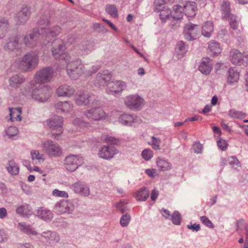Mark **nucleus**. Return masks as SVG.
I'll use <instances>...</instances> for the list:
<instances>
[{
  "instance_id": "obj_53",
  "label": "nucleus",
  "mask_w": 248,
  "mask_h": 248,
  "mask_svg": "<svg viewBox=\"0 0 248 248\" xmlns=\"http://www.w3.org/2000/svg\"><path fill=\"white\" fill-rule=\"evenodd\" d=\"M5 132L7 136L11 138L16 136L18 132V130L16 127L11 126L7 128Z\"/></svg>"
},
{
  "instance_id": "obj_63",
  "label": "nucleus",
  "mask_w": 248,
  "mask_h": 248,
  "mask_svg": "<svg viewBox=\"0 0 248 248\" xmlns=\"http://www.w3.org/2000/svg\"><path fill=\"white\" fill-rule=\"evenodd\" d=\"M93 27L94 30L98 31H104L105 32H107L108 31L106 28H105L103 25L99 23H93Z\"/></svg>"
},
{
  "instance_id": "obj_20",
  "label": "nucleus",
  "mask_w": 248,
  "mask_h": 248,
  "mask_svg": "<svg viewBox=\"0 0 248 248\" xmlns=\"http://www.w3.org/2000/svg\"><path fill=\"white\" fill-rule=\"evenodd\" d=\"M118 151L112 146H103L98 151V155L100 158L106 160L112 159L117 154Z\"/></svg>"
},
{
  "instance_id": "obj_1",
  "label": "nucleus",
  "mask_w": 248,
  "mask_h": 248,
  "mask_svg": "<svg viewBox=\"0 0 248 248\" xmlns=\"http://www.w3.org/2000/svg\"><path fill=\"white\" fill-rule=\"evenodd\" d=\"M112 75L108 70H105L102 73H99L96 76L94 85L96 86H107L106 92L108 94H112L115 96L120 95V93L125 89L126 84L125 82L117 80L115 82L111 81Z\"/></svg>"
},
{
  "instance_id": "obj_51",
  "label": "nucleus",
  "mask_w": 248,
  "mask_h": 248,
  "mask_svg": "<svg viewBox=\"0 0 248 248\" xmlns=\"http://www.w3.org/2000/svg\"><path fill=\"white\" fill-rule=\"evenodd\" d=\"M107 12L113 17L118 16V12L116 7L113 5H108L106 6Z\"/></svg>"
},
{
  "instance_id": "obj_54",
  "label": "nucleus",
  "mask_w": 248,
  "mask_h": 248,
  "mask_svg": "<svg viewBox=\"0 0 248 248\" xmlns=\"http://www.w3.org/2000/svg\"><path fill=\"white\" fill-rule=\"evenodd\" d=\"M192 149L195 153L200 154L202 153V146L199 142H196L193 144Z\"/></svg>"
},
{
  "instance_id": "obj_18",
  "label": "nucleus",
  "mask_w": 248,
  "mask_h": 248,
  "mask_svg": "<svg viewBox=\"0 0 248 248\" xmlns=\"http://www.w3.org/2000/svg\"><path fill=\"white\" fill-rule=\"evenodd\" d=\"M184 8L182 5L175 4L171 10V26H180L181 20L183 16Z\"/></svg>"
},
{
  "instance_id": "obj_59",
  "label": "nucleus",
  "mask_w": 248,
  "mask_h": 248,
  "mask_svg": "<svg viewBox=\"0 0 248 248\" xmlns=\"http://www.w3.org/2000/svg\"><path fill=\"white\" fill-rule=\"evenodd\" d=\"M116 206L123 215L125 214L126 211L128 210V207L124 204L123 202H120L117 203Z\"/></svg>"
},
{
  "instance_id": "obj_32",
  "label": "nucleus",
  "mask_w": 248,
  "mask_h": 248,
  "mask_svg": "<svg viewBox=\"0 0 248 248\" xmlns=\"http://www.w3.org/2000/svg\"><path fill=\"white\" fill-rule=\"evenodd\" d=\"M36 214L40 219L45 221L50 220L53 217V214L50 210L43 207L37 210Z\"/></svg>"
},
{
  "instance_id": "obj_21",
  "label": "nucleus",
  "mask_w": 248,
  "mask_h": 248,
  "mask_svg": "<svg viewBox=\"0 0 248 248\" xmlns=\"http://www.w3.org/2000/svg\"><path fill=\"white\" fill-rule=\"evenodd\" d=\"M70 188L77 194L87 197L90 195L89 186L84 182L78 181L73 184Z\"/></svg>"
},
{
  "instance_id": "obj_3",
  "label": "nucleus",
  "mask_w": 248,
  "mask_h": 248,
  "mask_svg": "<svg viewBox=\"0 0 248 248\" xmlns=\"http://www.w3.org/2000/svg\"><path fill=\"white\" fill-rule=\"evenodd\" d=\"M101 103L97 99H93L91 103V108L84 112L85 116L92 121H98L105 119L107 115L101 107Z\"/></svg>"
},
{
  "instance_id": "obj_58",
  "label": "nucleus",
  "mask_w": 248,
  "mask_h": 248,
  "mask_svg": "<svg viewBox=\"0 0 248 248\" xmlns=\"http://www.w3.org/2000/svg\"><path fill=\"white\" fill-rule=\"evenodd\" d=\"M73 124L75 126L79 127H83L86 126L87 124L85 121L79 118H76L73 122Z\"/></svg>"
},
{
  "instance_id": "obj_35",
  "label": "nucleus",
  "mask_w": 248,
  "mask_h": 248,
  "mask_svg": "<svg viewBox=\"0 0 248 248\" xmlns=\"http://www.w3.org/2000/svg\"><path fill=\"white\" fill-rule=\"evenodd\" d=\"M227 82L230 85L237 82L239 78V74L234 68H231L228 71Z\"/></svg>"
},
{
  "instance_id": "obj_37",
  "label": "nucleus",
  "mask_w": 248,
  "mask_h": 248,
  "mask_svg": "<svg viewBox=\"0 0 248 248\" xmlns=\"http://www.w3.org/2000/svg\"><path fill=\"white\" fill-rule=\"evenodd\" d=\"M213 25L211 22H207L203 25L202 33L205 37L209 38L213 32Z\"/></svg>"
},
{
  "instance_id": "obj_46",
  "label": "nucleus",
  "mask_w": 248,
  "mask_h": 248,
  "mask_svg": "<svg viewBox=\"0 0 248 248\" xmlns=\"http://www.w3.org/2000/svg\"><path fill=\"white\" fill-rule=\"evenodd\" d=\"M221 12L224 18L227 19L228 16L232 15L230 14V2L223 1L221 4Z\"/></svg>"
},
{
  "instance_id": "obj_42",
  "label": "nucleus",
  "mask_w": 248,
  "mask_h": 248,
  "mask_svg": "<svg viewBox=\"0 0 248 248\" xmlns=\"http://www.w3.org/2000/svg\"><path fill=\"white\" fill-rule=\"evenodd\" d=\"M6 169L7 171L12 175H16L19 173V166L13 160L9 161Z\"/></svg>"
},
{
  "instance_id": "obj_52",
  "label": "nucleus",
  "mask_w": 248,
  "mask_h": 248,
  "mask_svg": "<svg viewBox=\"0 0 248 248\" xmlns=\"http://www.w3.org/2000/svg\"><path fill=\"white\" fill-rule=\"evenodd\" d=\"M142 157L146 161H149L153 156V152L150 149L143 150L141 152Z\"/></svg>"
},
{
  "instance_id": "obj_45",
  "label": "nucleus",
  "mask_w": 248,
  "mask_h": 248,
  "mask_svg": "<svg viewBox=\"0 0 248 248\" xmlns=\"http://www.w3.org/2000/svg\"><path fill=\"white\" fill-rule=\"evenodd\" d=\"M31 155L33 161L36 162H41L45 160V155L43 154H40L38 150H31Z\"/></svg>"
},
{
  "instance_id": "obj_17",
  "label": "nucleus",
  "mask_w": 248,
  "mask_h": 248,
  "mask_svg": "<svg viewBox=\"0 0 248 248\" xmlns=\"http://www.w3.org/2000/svg\"><path fill=\"white\" fill-rule=\"evenodd\" d=\"M230 56L231 62L233 64L246 66L248 64V55L244 56L237 49L232 50Z\"/></svg>"
},
{
  "instance_id": "obj_56",
  "label": "nucleus",
  "mask_w": 248,
  "mask_h": 248,
  "mask_svg": "<svg viewBox=\"0 0 248 248\" xmlns=\"http://www.w3.org/2000/svg\"><path fill=\"white\" fill-rule=\"evenodd\" d=\"M38 24L40 26H44L45 27L42 28H47L49 25V21L46 16H42L40 17V20L38 21ZM42 27H40V30Z\"/></svg>"
},
{
  "instance_id": "obj_26",
  "label": "nucleus",
  "mask_w": 248,
  "mask_h": 248,
  "mask_svg": "<svg viewBox=\"0 0 248 248\" xmlns=\"http://www.w3.org/2000/svg\"><path fill=\"white\" fill-rule=\"evenodd\" d=\"M188 47L183 41L178 42L176 45L174 56L178 59H181L188 51Z\"/></svg>"
},
{
  "instance_id": "obj_34",
  "label": "nucleus",
  "mask_w": 248,
  "mask_h": 248,
  "mask_svg": "<svg viewBox=\"0 0 248 248\" xmlns=\"http://www.w3.org/2000/svg\"><path fill=\"white\" fill-rule=\"evenodd\" d=\"M17 214L28 217L32 214L31 207L27 203H24L18 206L16 209Z\"/></svg>"
},
{
  "instance_id": "obj_22",
  "label": "nucleus",
  "mask_w": 248,
  "mask_h": 248,
  "mask_svg": "<svg viewBox=\"0 0 248 248\" xmlns=\"http://www.w3.org/2000/svg\"><path fill=\"white\" fill-rule=\"evenodd\" d=\"M31 15L30 8L27 6L22 7L16 15V22L19 24H25L29 19Z\"/></svg>"
},
{
  "instance_id": "obj_49",
  "label": "nucleus",
  "mask_w": 248,
  "mask_h": 248,
  "mask_svg": "<svg viewBox=\"0 0 248 248\" xmlns=\"http://www.w3.org/2000/svg\"><path fill=\"white\" fill-rule=\"evenodd\" d=\"M131 220V217L127 213L123 215L121 217L120 223L122 227H126L129 224Z\"/></svg>"
},
{
  "instance_id": "obj_9",
  "label": "nucleus",
  "mask_w": 248,
  "mask_h": 248,
  "mask_svg": "<svg viewBox=\"0 0 248 248\" xmlns=\"http://www.w3.org/2000/svg\"><path fill=\"white\" fill-rule=\"evenodd\" d=\"M42 146L45 152L51 157L60 156L62 150L58 143L51 140L42 141Z\"/></svg>"
},
{
  "instance_id": "obj_11",
  "label": "nucleus",
  "mask_w": 248,
  "mask_h": 248,
  "mask_svg": "<svg viewBox=\"0 0 248 248\" xmlns=\"http://www.w3.org/2000/svg\"><path fill=\"white\" fill-rule=\"evenodd\" d=\"M124 104L129 108L133 110H139L145 104L143 98L138 94L127 96L124 100Z\"/></svg>"
},
{
  "instance_id": "obj_40",
  "label": "nucleus",
  "mask_w": 248,
  "mask_h": 248,
  "mask_svg": "<svg viewBox=\"0 0 248 248\" xmlns=\"http://www.w3.org/2000/svg\"><path fill=\"white\" fill-rule=\"evenodd\" d=\"M156 163L158 169L161 171L168 170L170 168V162L164 158H158Z\"/></svg>"
},
{
  "instance_id": "obj_23",
  "label": "nucleus",
  "mask_w": 248,
  "mask_h": 248,
  "mask_svg": "<svg viewBox=\"0 0 248 248\" xmlns=\"http://www.w3.org/2000/svg\"><path fill=\"white\" fill-rule=\"evenodd\" d=\"M75 92L74 88L67 84L60 86L56 90V94L58 96L62 97H71Z\"/></svg>"
},
{
  "instance_id": "obj_24",
  "label": "nucleus",
  "mask_w": 248,
  "mask_h": 248,
  "mask_svg": "<svg viewBox=\"0 0 248 248\" xmlns=\"http://www.w3.org/2000/svg\"><path fill=\"white\" fill-rule=\"evenodd\" d=\"M213 68L212 61L208 58L202 59L201 64L199 67V71L205 75H209Z\"/></svg>"
},
{
  "instance_id": "obj_36",
  "label": "nucleus",
  "mask_w": 248,
  "mask_h": 248,
  "mask_svg": "<svg viewBox=\"0 0 248 248\" xmlns=\"http://www.w3.org/2000/svg\"><path fill=\"white\" fill-rule=\"evenodd\" d=\"M208 49L210 52L213 55H217L218 54H220L222 51V49L219 44L213 40L209 42Z\"/></svg>"
},
{
  "instance_id": "obj_27",
  "label": "nucleus",
  "mask_w": 248,
  "mask_h": 248,
  "mask_svg": "<svg viewBox=\"0 0 248 248\" xmlns=\"http://www.w3.org/2000/svg\"><path fill=\"white\" fill-rule=\"evenodd\" d=\"M185 15L187 17H194L197 13L196 3L192 1H187L183 6Z\"/></svg>"
},
{
  "instance_id": "obj_5",
  "label": "nucleus",
  "mask_w": 248,
  "mask_h": 248,
  "mask_svg": "<svg viewBox=\"0 0 248 248\" xmlns=\"http://www.w3.org/2000/svg\"><path fill=\"white\" fill-rule=\"evenodd\" d=\"M44 36H42L40 31L34 29L27 31L23 38V44L28 47L33 48L37 46L38 41L43 44Z\"/></svg>"
},
{
  "instance_id": "obj_25",
  "label": "nucleus",
  "mask_w": 248,
  "mask_h": 248,
  "mask_svg": "<svg viewBox=\"0 0 248 248\" xmlns=\"http://www.w3.org/2000/svg\"><path fill=\"white\" fill-rule=\"evenodd\" d=\"M54 107L58 112H69L73 110V105L69 101H58L55 103Z\"/></svg>"
},
{
  "instance_id": "obj_38",
  "label": "nucleus",
  "mask_w": 248,
  "mask_h": 248,
  "mask_svg": "<svg viewBox=\"0 0 248 248\" xmlns=\"http://www.w3.org/2000/svg\"><path fill=\"white\" fill-rule=\"evenodd\" d=\"M149 196L148 190L145 187L140 188L135 194V198L139 201H145Z\"/></svg>"
},
{
  "instance_id": "obj_48",
  "label": "nucleus",
  "mask_w": 248,
  "mask_h": 248,
  "mask_svg": "<svg viewBox=\"0 0 248 248\" xmlns=\"http://www.w3.org/2000/svg\"><path fill=\"white\" fill-rule=\"evenodd\" d=\"M161 141L160 139L157 138L155 136L151 137V141L148 142V144L151 145L155 150L160 149V145Z\"/></svg>"
},
{
  "instance_id": "obj_14",
  "label": "nucleus",
  "mask_w": 248,
  "mask_h": 248,
  "mask_svg": "<svg viewBox=\"0 0 248 248\" xmlns=\"http://www.w3.org/2000/svg\"><path fill=\"white\" fill-rule=\"evenodd\" d=\"M74 208V204L71 201L61 200L55 204L53 211L58 214H70L72 213Z\"/></svg>"
},
{
  "instance_id": "obj_4",
  "label": "nucleus",
  "mask_w": 248,
  "mask_h": 248,
  "mask_svg": "<svg viewBox=\"0 0 248 248\" xmlns=\"http://www.w3.org/2000/svg\"><path fill=\"white\" fill-rule=\"evenodd\" d=\"M52 53L55 59L63 61L68 62L71 61V57L66 52H64L65 46L62 40L57 39L53 41Z\"/></svg>"
},
{
  "instance_id": "obj_31",
  "label": "nucleus",
  "mask_w": 248,
  "mask_h": 248,
  "mask_svg": "<svg viewBox=\"0 0 248 248\" xmlns=\"http://www.w3.org/2000/svg\"><path fill=\"white\" fill-rule=\"evenodd\" d=\"M19 44V39L16 36L8 38L7 43L4 46V49L7 51H13L16 50Z\"/></svg>"
},
{
  "instance_id": "obj_15",
  "label": "nucleus",
  "mask_w": 248,
  "mask_h": 248,
  "mask_svg": "<svg viewBox=\"0 0 248 248\" xmlns=\"http://www.w3.org/2000/svg\"><path fill=\"white\" fill-rule=\"evenodd\" d=\"M41 34L44 36L43 45H46L53 39L62 32V29L59 26H55L51 28H42L40 30Z\"/></svg>"
},
{
  "instance_id": "obj_30",
  "label": "nucleus",
  "mask_w": 248,
  "mask_h": 248,
  "mask_svg": "<svg viewBox=\"0 0 248 248\" xmlns=\"http://www.w3.org/2000/svg\"><path fill=\"white\" fill-rule=\"evenodd\" d=\"M118 122L123 125L131 126L137 122V120L133 115L123 114L119 117Z\"/></svg>"
},
{
  "instance_id": "obj_28",
  "label": "nucleus",
  "mask_w": 248,
  "mask_h": 248,
  "mask_svg": "<svg viewBox=\"0 0 248 248\" xmlns=\"http://www.w3.org/2000/svg\"><path fill=\"white\" fill-rule=\"evenodd\" d=\"M18 228L23 233L29 236H35L38 234L37 231H35V229L31 225L24 222L18 223Z\"/></svg>"
},
{
  "instance_id": "obj_50",
  "label": "nucleus",
  "mask_w": 248,
  "mask_h": 248,
  "mask_svg": "<svg viewBox=\"0 0 248 248\" xmlns=\"http://www.w3.org/2000/svg\"><path fill=\"white\" fill-rule=\"evenodd\" d=\"M182 217L180 213L178 211L174 212L173 215H171V220L172 223L177 225L181 224Z\"/></svg>"
},
{
  "instance_id": "obj_6",
  "label": "nucleus",
  "mask_w": 248,
  "mask_h": 248,
  "mask_svg": "<svg viewBox=\"0 0 248 248\" xmlns=\"http://www.w3.org/2000/svg\"><path fill=\"white\" fill-rule=\"evenodd\" d=\"M66 63V71L69 77L73 79L78 78L82 73H84V66L80 60L69 61Z\"/></svg>"
},
{
  "instance_id": "obj_60",
  "label": "nucleus",
  "mask_w": 248,
  "mask_h": 248,
  "mask_svg": "<svg viewBox=\"0 0 248 248\" xmlns=\"http://www.w3.org/2000/svg\"><path fill=\"white\" fill-rule=\"evenodd\" d=\"M82 47L81 48V50H83L86 53H88L89 52H91L92 50V45L91 44L88 42H85L82 45Z\"/></svg>"
},
{
  "instance_id": "obj_44",
  "label": "nucleus",
  "mask_w": 248,
  "mask_h": 248,
  "mask_svg": "<svg viewBox=\"0 0 248 248\" xmlns=\"http://www.w3.org/2000/svg\"><path fill=\"white\" fill-rule=\"evenodd\" d=\"M228 115L232 119H242L246 117L245 113L235 109H230L228 112Z\"/></svg>"
},
{
  "instance_id": "obj_2",
  "label": "nucleus",
  "mask_w": 248,
  "mask_h": 248,
  "mask_svg": "<svg viewBox=\"0 0 248 248\" xmlns=\"http://www.w3.org/2000/svg\"><path fill=\"white\" fill-rule=\"evenodd\" d=\"M22 93L26 96L31 94L32 99L39 102H46L50 96L51 89L48 86L39 85L35 87L34 83L24 87Z\"/></svg>"
},
{
  "instance_id": "obj_64",
  "label": "nucleus",
  "mask_w": 248,
  "mask_h": 248,
  "mask_svg": "<svg viewBox=\"0 0 248 248\" xmlns=\"http://www.w3.org/2000/svg\"><path fill=\"white\" fill-rule=\"evenodd\" d=\"M145 173L151 178H154L158 175L156 170L155 169H146L145 170Z\"/></svg>"
},
{
  "instance_id": "obj_57",
  "label": "nucleus",
  "mask_w": 248,
  "mask_h": 248,
  "mask_svg": "<svg viewBox=\"0 0 248 248\" xmlns=\"http://www.w3.org/2000/svg\"><path fill=\"white\" fill-rule=\"evenodd\" d=\"M229 164L232 167H237L239 166V162L237 158L235 156H232L228 158Z\"/></svg>"
},
{
  "instance_id": "obj_43",
  "label": "nucleus",
  "mask_w": 248,
  "mask_h": 248,
  "mask_svg": "<svg viewBox=\"0 0 248 248\" xmlns=\"http://www.w3.org/2000/svg\"><path fill=\"white\" fill-rule=\"evenodd\" d=\"M229 24L233 30L237 29L240 24V19L234 15H231L228 16Z\"/></svg>"
},
{
  "instance_id": "obj_16",
  "label": "nucleus",
  "mask_w": 248,
  "mask_h": 248,
  "mask_svg": "<svg viewBox=\"0 0 248 248\" xmlns=\"http://www.w3.org/2000/svg\"><path fill=\"white\" fill-rule=\"evenodd\" d=\"M93 99H96L95 96L87 91L77 93L74 98L75 103L78 106H86L91 104Z\"/></svg>"
},
{
  "instance_id": "obj_62",
  "label": "nucleus",
  "mask_w": 248,
  "mask_h": 248,
  "mask_svg": "<svg viewBox=\"0 0 248 248\" xmlns=\"http://www.w3.org/2000/svg\"><path fill=\"white\" fill-rule=\"evenodd\" d=\"M201 220L206 226L210 228L213 227V223L206 217L202 216L201 217Z\"/></svg>"
},
{
  "instance_id": "obj_12",
  "label": "nucleus",
  "mask_w": 248,
  "mask_h": 248,
  "mask_svg": "<svg viewBox=\"0 0 248 248\" xmlns=\"http://www.w3.org/2000/svg\"><path fill=\"white\" fill-rule=\"evenodd\" d=\"M83 163V158L80 155H70L64 159V165L70 172L75 171Z\"/></svg>"
},
{
  "instance_id": "obj_41",
  "label": "nucleus",
  "mask_w": 248,
  "mask_h": 248,
  "mask_svg": "<svg viewBox=\"0 0 248 248\" xmlns=\"http://www.w3.org/2000/svg\"><path fill=\"white\" fill-rule=\"evenodd\" d=\"M10 24L5 18L0 19V39H2L5 35Z\"/></svg>"
},
{
  "instance_id": "obj_10",
  "label": "nucleus",
  "mask_w": 248,
  "mask_h": 248,
  "mask_svg": "<svg viewBox=\"0 0 248 248\" xmlns=\"http://www.w3.org/2000/svg\"><path fill=\"white\" fill-rule=\"evenodd\" d=\"M170 0H155L154 6L155 10L160 12V18L163 22H166L170 18V10L167 5Z\"/></svg>"
},
{
  "instance_id": "obj_29",
  "label": "nucleus",
  "mask_w": 248,
  "mask_h": 248,
  "mask_svg": "<svg viewBox=\"0 0 248 248\" xmlns=\"http://www.w3.org/2000/svg\"><path fill=\"white\" fill-rule=\"evenodd\" d=\"M25 81V78L22 75H15L9 79V86L12 88H18Z\"/></svg>"
},
{
  "instance_id": "obj_13",
  "label": "nucleus",
  "mask_w": 248,
  "mask_h": 248,
  "mask_svg": "<svg viewBox=\"0 0 248 248\" xmlns=\"http://www.w3.org/2000/svg\"><path fill=\"white\" fill-rule=\"evenodd\" d=\"M53 74L54 71L51 67H45L36 73L34 77V82L37 84L48 83L52 79Z\"/></svg>"
},
{
  "instance_id": "obj_55",
  "label": "nucleus",
  "mask_w": 248,
  "mask_h": 248,
  "mask_svg": "<svg viewBox=\"0 0 248 248\" xmlns=\"http://www.w3.org/2000/svg\"><path fill=\"white\" fill-rule=\"evenodd\" d=\"M52 195L56 197H60L63 198H68V194L64 191H60L57 189H55L52 192Z\"/></svg>"
},
{
  "instance_id": "obj_7",
  "label": "nucleus",
  "mask_w": 248,
  "mask_h": 248,
  "mask_svg": "<svg viewBox=\"0 0 248 248\" xmlns=\"http://www.w3.org/2000/svg\"><path fill=\"white\" fill-rule=\"evenodd\" d=\"M39 57L34 52L31 51L25 54L20 62V66L25 71H30L35 68L38 63Z\"/></svg>"
},
{
  "instance_id": "obj_47",
  "label": "nucleus",
  "mask_w": 248,
  "mask_h": 248,
  "mask_svg": "<svg viewBox=\"0 0 248 248\" xmlns=\"http://www.w3.org/2000/svg\"><path fill=\"white\" fill-rule=\"evenodd\" d=\"M101 140L107 143L115 145L118 144L119 142L118 139L107 134L102 135Z\"/></svg>"
},
{
  "instance_id": "obj_8",
  "label": "nucleus",
  "mask_w": 248,
  "mask_h": 248,
  "mask_svg": "<svg viewBox=\"0 0 248 248\" xmlns=\"http://www.w3.org/2000/svg\"><path fill=\"white\" fill-rule=\"evenodd\" d=\"M47 125L51 129L52 136L55 139L62 133L63 118L60 116L54 115L46 121Z\"/></svg>"
},
{
  "instance_id": "obj_61",
  "label": "nucleus",
  "mask_w": 248,
  "mask_h": 248,
  "mask_svg": "<svg viewBox=\"0 0 248 248\" xmlns=\"http://www.w3.org/2000/svg\"><path fill=\"white\" fill-rule=\"evenodd\" d=\"M99 68H100V65H93L92 68V70H89L85 71L84 74L86 76H91L93 74L96 72Z\"/></svg>"
},
{
  "instance_id": "obj_19",
  "label": "nucleus",
  "mask_w": 248,
  "mask_h": 248,
  "mask_svg": "<svg viewBox=\"0 0 248 248\" xmlns=\"http://www.w3.org/2000/svg\"><path fill=\"white\" fill-rule=\"evenodd\" d=\"M199 32L198 25L188 23L184 27V34L186 39L192 41L197 38Z\"/></svg>"
},
{
  "instance_id": "obj_39",
  "label": "nucleus",
  "mask_w": 248,
  "mask_h": 248,
  "mask_svg": "<svg viewBox=\"0 0 248 248\" xmlns=\"http://www.w3.org/2000/svg\"><path fill=\"white\" fill-rule=\"evenodd\" d=\"M10 120L11 121H14L15 120L20 121L22 120V117L20 115L21 113V108H9Z\"/></svg>"
},
{
  "instance_id": "obj_33",
  "label": "nucleus",
  "mask_w": 248,
  "mask_h": 248,
  "mask_svg": "<svg viewBox=\"0 0 248 248\" xmlns=\"http://www.w3.org/2000/svg\"><path fill=\"white\" fill-rule=\"evenodd\" d=\"M41 235L44 237L49 243H57L60 240V238L58 233L55 232L48 231L43 232Z\"/></svg>"
}]
</instances>
